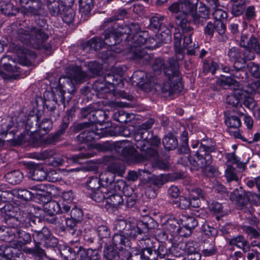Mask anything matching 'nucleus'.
<instances>
[{
  "label": "nucleus",
  "mask_w": 260,
  "mask_h": 260,
  "mask_svg": "<svg viewBox=\"0 0 260 260\" xmlns=\"http://www.w3.org/2000/svg\"><path fill=\"white\" fill-rule=\"evenodd\" d=\"M149 135L148 131H142L140 129L134 135L135 145L142 151L141 154H139L128 141L116 143L115 151L121 155L123 161L129 164L140 162L152 158L156 160L157 152L149 144L148 140Z\"/></svg>",
  "instance_id": "obj_1"
},
{
  "label": "nucleus",
  "mask_w": 260,
  "mask_h": 260,
  "mask_svg": "<svg viewBox=\"0 0 260 260\" xmlns=\"http://www.w3.org/2000/svg\"><path fill=\"white\" fill-rule=\"evenodd\" d=\"M132 30V27H129L127 25L119 26L111 32L106 34L104 40L103 38H94L83 44L81 48L86 52H91L100 50L106 45L111 47V50L116 53H120L123 48L115 47V46L122 41L125 42Z\"/></svg>",
  "instance_id": "obj_2"
},
{
  "label": "nucleus",
  "mask_w": 260,
  "mask_h": 260,
  "mask_svg": "<svg viewBox=\"0 0 260 260\" xmlns=\"http://www.w3.org/2000/svg\"><path fill=\"white\" fill-rule=\"evenodd\" d=\"M210 142V140H203L201 143L199 150L196 153V158L191 156H185L181 157V162L184 166L188 165L189 162L194 167L203 168L206 175L211 177L218 176L219 172L217 168L210 166L212 158L210 153L213 151V148L209 144Z\"/></svg>",
  "instance_id": "obj_3"
},
{
  "label": "nucleus",
  "mask_w": 260,
  "mask_h": 260,
  "mask_svg": "<svg viewBox=\"0 0 260 260\" xmlns=\"http://www.w3.org/2000/svg\"><path fill=\"white\" fill-rule=\"evenodd\" d=\"M37 24L39 27L20 24L15 33L16 38L24 44L31 45L36 48L40 47L48 39V35L45 31L47 26L46 21L41 19Z\"/></svg>",
  "instance_id": "obj_4"
},
{
  "label": "nucleus",
  "mask_w": 260,
  "mask_h": 260,
  "mask_svg": "<svg viewBox=\"0 0 260 260\" xmlns=\"http://www.w3.org/2000/svg\"><path fill=\"white\" fill-rule=\"evenodd\" d=\"M25 12L30 16H43L47 14L46 6L49 14L54 17L62 14L65 7L59 0H19Z\"/></svg>",
  "instance_id": "obj_5"
},
{
  "label": "nucleus",
  "mask_w": 260,
  "mask_h": 260,
  "mask_svg": "<svg viewBox=\"0 0 260 260\" xmlns=\"http://www.w3.org/2000/svg\"><path fill=\"white\" fill-rule=\"evenodd\" d=\"M75 129L77 132L83 131L78 136L79 140L82 142H90L108 135L115 136L119 134V132L117 131V129H119L118 127H115L114 131H112V127L108 130L100 129L99 131L93 123H81L75 126Z\"/></svg>",
  "instance_id": "obj_6"
},
{
  "label": "nucleus",
  "mask_w": 260,
  "mask_h": 260,
  "mask_svg": "<svg viewBox=\"0 0 260 260\" xmlns=\"http://www.w3.org/2000/svg\"><path fill=\"white\" fill-rule=\"evenodd\" d=\"M129 188L125 181L122 179L117 180L111 185L105 187L103 191L106 193V203L115 208L122 205L123 199L122 194L129 196L126 192Z\"/></svg>",
  "instance_id": "obj_7"
},
{
  "label": "nucleus",
  "mask_w": 260,
  "mask_h": 260,
  "mask_svg": "<svg viewBox=\"0 0 260 260\" xmlns=\"http://www.w3.org/2000/svg\"><path fill=\"white\" fill-rule=\"evenodd\" d=\"M164 69V73L168 80L173 85H177L179 83V60L177 55L170 58L168 64H165L164 59L156 58L153 64L154 71H159Z\"/></svg>",
  "instance_id": "obj_8"
},
{
  "label": "nucleus",
  "mask_w": 260,
  "mask_h": 260,
  "mask_svg": "<svg viewBox=\"0 0 260 260\" xmlns=\"http://www.w3.org/2000/svg\"><path fill=\"white\" fill-rule=\"evenodd\" d=\"M129 27H132V31L129 32V36L125 42L131 48H138L141 47V46L145 44H146V48L153 49L156 48L157 46L154 44V45H148V43H154L155 40L153 38H150L148 40V34L147 31H139L140 27L138 23H131L129 25H127Z\"/></svg>",
  "instance_id": "obj_9"
},
{
  "label": "nucleus",
  "mask_w": 260,
  "mask_h": 260,
  "mask_svg": "<svg viewBox=\"0 0 260 260\" xmlns=\"http://www.w3.org/2000/svg\"><path fill=\"white\" fill-rule=\"evenodd\" d=\"M24 122L13 126L0 124V134L5 135L7 141H12L15 144L20 145L26 143L30 137L28 132L21 133L20 136L17 133L23 129Z\"/></svg>",
  "instance_id": "obj_10"
},
{
  "label": "nucleus",
  "mask_w": 260,
  "mask_h": 260,
  "mask_svg": "<svg viewBox=\"0 0 260 260\" xmlns=\"http://www.w3.org/2000/svg\"><path fill=\"white\" fill-rule=\"evenodd\" d=\"M153 219L149 216L144 217L142 220L138 221L136 224L128 223L127 228L125 231V235L129 237V239L137 242L138 239L141 238L143 235L147 234L150 227V223Z\"/></svg>",
  "instance_id": "obj_11"
},
{
  "label": "nucleus",
  "mask_w": 260,
  "mask_h": 260,
  "mask_svg": "<svg viewBox=\"0 0 260 260\" xmlns=\"http://www.w3.org/2000/svg\"><path fill=\"white\" fill-rule=\"evenodd\" d=\"M67 74L68 77L60 78L59 83L61 84L62 80H65V82L63 81V87L67 89L69 92L72 93L75 90L73 82L76 83H80L86 77V74L82 72L79 67L68 68L67 70Z\"/></svg>",
  "instance_id": "obj_12"
},
{
  "label": "nucleus",
  "mask_w": 260,
  "mask_h": 260,
  "mask_svg": "<svg viewBox=\"0 0 260 260\" xmlns=\"http://www.w3.org/2000/svg\"><path fill=\"white\" fill-rule=\"evenodd\" d=\"M240 45L245 48L244 57L246 59H253L255 57L254 52L259 51V45L256 39L251 36L249 39L247 35L244 32L242 34Z\"/></svg>",
  "instance_id": "obj_13"
},
{
  "label": "nucleus",
  "mask_w": 260,
  "mask_h": 260,
  "mask_svg": "<svg viewBox=\"0 0 260 260\" xmlns=\"http://www.w3.org/2000/svg\"><path fill=\"white\" fill-rule=\"evenodd\" d=\"M33 238L36 243V250L37 252L42 253L43 250L39 247V244H43L45 246H50L49 241L53 240L55 243L56 239L51 237V233L48 228L44 227L41 231L35 230Z\"/></svg>",
  "instance_id": "obj_14"
},
{
  "label": "nucleus",
  "mask_w": 260,
  "mask_h": 260,
  "mask_svg": "<svg viewBox=\"0 0 260 260\" xmlns=\"http://www.w3.org/2000/svg\"><path fill=\"white\" fill-rule=\"evenodd\" d=\"M93 155L92 153L86 152L73 155L70 158L66 156H55L51 161V164L54 167L62 166L65 164V159H70L74 164H83V160L90 158Z\"/></svg>",
  "instance_id": "obj_15"
},
{
  "label": "nucleus",
  "mask_w": 260,
  "mask_h": 260,
  "mask_svg": "<svg viewBox=\"0 0 260 260\" xmlns=\"http://www.w3.org/2000/svg\"><path fill=\"white\" fill-rule=\"evenodd\" d=\"M32 179L37 181H43L47 180L50 182H56L58 180V177H52L53 175L52 172L47 173L44 169L41 167L37 166L31 168L29 170Z\"/></svg>",
  "instance_id": "obj_16"
},
{
  "label": "nucleus",
  "mask_w": 260,
  "mask_h": 260,
  "mask_svg": "<svg viewBox=\"0 0 260 260\" xmlns=\"http://www.w3.org/2000/svg\"><path fill=\"white\" fill-rule=\"evenodd\" d=\"M257 205L260 204V196L251 192H247L243 195L240 194L237 198L236 203L241 209L244 210L246 212L245 206H248L250 205L249 202Z\"/></svg>",
  "instance_id": "obj_17"
},
{
  "label": "nucleus",
  "mask_w": 260,
  "mask_h": 260,
  "mask_svg": "<svg viewBox=\"0 0 260 260\" xmlns=\"http://www.w3.org/2000/svg\"><path fill=\"white\" fill-rule=\"evenodd\" d=\"M112 244L120 252L119 256H122L124 251L128 250L127 248L132 246V243L126 236L123 234H115L113 235L112 240Z\"/></svg>",
  "instance_id": "obj_18"
},
{
  "label": "nucleus",
  "mask_w": 260,
  "mask_h": 260,
  "mask_svg": "<svg viewBox=\"0 0 260 260\" xmlns=\"http://www.w3.org/2000/svg\"><path fill=\"white\" fill-rule=\"evenodd\" d=\"M93 88L96 91V95L99 98L108 99L113 95L112 92L115 89V86L106 85L99 81L95 82Z\"/></svg>",
  "instance_id": "obj_19"
},
{
  "label": "nucleus",
  "mask_w": 260,
  "mask_h": 260,
  "mask_svg": "<svg viewBox=\"0 0 260 260\" xmlns=\"http://www.w3.org/2000/svg\"><path fill=\"white\" fill-rule=\"evenodd\" d=\"M45 209L48 214H55L59 212L67 213L68 206L62 201H51L45 205Z\"/></svg>",
  "instance_id": "obj_20"
},
{
  "label": "nucleus",
  "mask_w": 260,
  "mask_h": 260,
  "mask_svg": "<svg viewBox=\"0 0 260 260\" xmlns=\"http://www.w3.org/2000/svg\"><path fill=\"white\" fill-rule=\"evenodd\" d=\"M230 60L234 62V67L237 70L245 68V60L241 58L239 49L236 47L231 48L228 52Z\"/></svg>",
  "instance_id": "obj_21"
},
{
  "label": "nucleus",
  "mask_w": 260,
  "mask_h": 260,
  "mask_svg": "<svg viewBox=\"0 0 260 260\" xmlns=\"http://www.w3.org/2000/svg\"><path fill=\"white\" fill-rule=\"evenodd\" d=\"M4 257L7 260H14V250L16 249H22L23 243L20 241L13 240L10 246H1Z\"/></svg>",
  "instance_id": "obj_22"
},
{
  "label": "nucleus",
  "mask_w": 260,
  "mask_h": 260,
  "mask_svg": "<svg viewBox=\"0 0 260 260\" xmlns=\"http://www.w3.org/2000/svg\"><path fill=\"white\" fill-rule=\"evenodd\" d=\"M180 27H181L183 34H186V35L184 38L183 47L184 48H186L187 52L189 55H193L195 53V49L194 48H191V39L190 35L191 29L187 24H185L184 27L183 24H180Z\"/></svg>",
  "instance_id": "obj_23"
},
{
  "label": "nucleus",
  "mask_w": 260,
  "mask_h": 260,
  "mask_svg": "<svg viewBox=\"0 0 260 260\" xmlns=\"http://www.w3.org/2000/svg\"><path fill=\"white\" fill-rule=\"evenodd\" d=\"M246 96V91L239 88H235L233 94L229 95L226 96V103L233 107L238 106L239 101Z\"/></svg>",
  "instance_id": "obj_24"
},
{
  "label": "nucleus",
  "mask_w": 260,
  "mask_h": 260,
  "mask_svg": "<svg viewBox=\"0 0 260 260\" xmlns=\"http://www.w3.org/2000/svg\"><path fill=\"white\" fill-rule=\"evenodd\" d=\"M131 58L138 61L142 60L143 63H148L151 59V56L141 47L131 48Z\"/></svg>",
  "instance_id": "obj_25"
},
{
  "label": "nucleus",
  "mask_w": 260,
  "mask_h": 260,
  "mask_svg": "<svg viewBox=\"0 0 260 260\" xmlns=\"http://www.w3.org/2000/svg\"><path fill=\"white\" fill-rule=\"evenodd\" d=\"M198 0H180V7L185 15L193 16L197 11Z\"/></svg>",
  "instance_id": "obj_26"
},
{
  "label": "nucleus",
  "mask_w": 260,
  "mask_h": 260,
  "mask_svg": "<svg viewBox=\"0 0 260 260\" xmlns=\"http://www.w3.org/2000/svg\"><path fill=\"white\" fill-rule=\"evenodd\" d=\"M187 213V211H185V213H182V218L180 219L182 226L188 231V233L185 234V236L189 235L192 229L198 225V221L194 217L189 215Z\"/></svg>",
  "instance_id": "obj_27"
},
{
  "label": "nucleus",
  "mask_w": 260,
  "mask_h": 260,
  "mask_svg": "<svg viewBox=\"0 0 260 260\" xmlns=\"http://www.w3.org/2000/svg\"><path fill=\"white\" fill-rule=\"evenodd\" d=\"M189 194L190 206L193 208L199 207L201 203L200 199L204 198V193L203 190L199 188L191 189V190L189 191Z\"/></svg>",
  "instance_id": "obj_28"
},
{
  "label": "nucleus",
  "mask_w": 260,
  "mask_h": 260,
  "mask_svg": "<svg viewBox=\"0 0 260 260\" xmlns=\"http://www.w3.org/2000/svg\"><path fill=\"white\" fill-rule=\"evenodd\" d=\"M17 209L16 207H14L12 204H7L0 209V216L4 218L6 222L9 220H15Z\"/></svg>",
  "instance_id": "obj_29"
},
{
  "label": "nucleus",
  "mask_w": 260,
  "mask_h": 260,
  "mask_svg": "<svg viewBox=\"0 0 260 260\" xmlns=\"http://www.w3.org/2000/svg\"><path fill=\"white\" fill-rule=\"evenodd\" d=\"M17 228L0 226V240L10 242L16 238Z\"/></svg>",
  "instance_id": "obj_30"
},
{
  "label": "nucleus",
  "mask_w": 260,
  "mask_h": 260,
  "mask_svg": "<svg viewBox=\"0 0 260 260\" xmlns=\"http://www.w3.org/2000/svg\"><path fill=\"white\" fill-rule=\"evenodd\" d=\"M34 116L35 115H30ZM37 125L38 127L45 132L49 131L52 126V122L49 118L44 117V115H36Z\"/></svg>",
  "instance_id": "obj_31"
},
{
  "label": "nucleus",
  "mask_w": 260,
  "mask_h": 260,
  "mask_svg": "<svg viewBox=\"0 0 260 260\" xmlns=\"http://www.w3.org/2000/svg\"><path fill=\"white\" fill-rule=\"evenodd\" d=\"M164 19V16L159 15L152 17L150 20V28L158 30L160 32V34H161L162 29L165 28L163 24Z\"/></svg>",
  "instance_id": "obj_32"
},
{
  "label": "nucleus",
  "mask_w": 260,
  "mask_h": 260,
  "mask_svg": "<svg viewBox=\"0 0 260 260\" xmlns=\"http://www.w3.org/2000/svg\"><path fill=\"white\" fill-rule=\"evenodd\" d=\"M23 177L22 173L18 170L8 172L5 176L6 181L11 184L19 183L22 181Z\"/></svg>",
  "instance_id": "obj_33"
},
{
  "label": "nucleus",
  "mask_w": 260,
  "mask_h": 260,
  "mask_svg": "<svg viewBox=\"0 0 260 260\" xmlns=\"http://www.w3.org/2000/svg\"><path fill=\"white\" fill-rule=\"evenodd\" d=\"M115 177V175L108 170L102 173L99 177L102 186L108 187V184H112Z\"/></svg>",
  "instance_id": "obj_34"
},
{
  "label": "nucleus",
  "mask_w": 260,
  "mask_h": 260,
  "mask_svg": "<svg viewBox=\"0 0 260 260\" xmlns=\"http://www.w3.org/2000/svg\"><path fill=\"white\" fill-rule=\"evenodd\" d=\"M230 244L242 249L244 252H246L249 250V246L244 240V238L241 236H239L236 238L231 239L230 241Z\"/></svg>",
  "instance_id": "obj_35"
},
{
  "label": "nucleus",
  "mask_w": 260,
  "mask_h": 260,
  "mask_svg": "<svg viewBox=\"0 0 260 260\" xmlns=\"http://www.w3.org/2000/svg\"><path fill=\"white\" fill-rule=\"evenodd\" d=\"M217 83L221 86H231L235 87H239V83L231 76H221L220 78L217 80Z\"/></svg>",
  "instance_id": "obj_36"
},
{
  "label": "nucleus",
  "mask_w": 260,
  "mask_h": 260,
  "mask_svg": "<svg viewBox=\"0 0 260 260\" xmlns=\"http://www.w3.org/2000/svg\"><path fill=\"white\" fill-rule=\"evenodd\" d=\"M10 62H14V60L9 56H4L0 59V67H3L6 71L9 73L17 72L16 67H13Z\"/></svg>",
  "instance_id": "obj_37"
},
{
  "label": "nucleus",
  "mask_w": 260,
  "mask_h": 260,
  "mask_svg": "<svg viewBox=\"0 0 260 260\" xmlns=\"http://www.w3.org/2000/svg\"><path fill=\"white\" fill-rule=\"evenodd\" d=\"M93 6L92 0H79V12L82 15L87 16Z\"/></svg>",
  "instance_id": "obj_38"
},
{
  "label": "nucleus",
  "mask_w": 260,
  "mask_h": 260,
  "mask_svg": "<svg viewBox=\"0 0 260 260\" xmlns=\"http://www.w3.org/2000/svg\"><path fill=\"white\" fill-rule=\"evenodd\" d=\"M0 11L7 16L14 14V6L10 2V0H0Z\"/></svg>",
  "instance_id": "obj_39"
},
{
  "label": "nucleus",
  "mask_w": 260,
  "mask_h": 260,
  "mask_svg": "<svg viewBox=\"0 0 260 260\" xmlns=\"http://www.w3.org/2000/svg\"><path fill=\"white\" fill-rule=\"evenodd\" d=\"M137 244L142 249V250L153 248V241L148 235V233L143 235L141 238L138 239L136 242Z\"/></svg>",
  "instance_id": "obj_40"
},
{
  "label": "nucleus",
  "mask_w": 260,
  "mask_h": 260,
  "mask_svg": "<svg viewBox=\"0 0 260 260\" xmlns=\"http://www.w3.org/2000/svg\"><path fill=\"white\" fill-rule=\"evenodd\" d=\"M107 170L111 172L115 175L117 174L122 176L125 172V167L122 164L115 161L108 166Z\"/></svg>",
  "instance_id": "obj_41"
},
{
  "label": "nucleus",
  "mask_w": 260,
  "mask_h": 260,
  "mask_svg": "<svg viewBox=\"0 0 260 260\" xmlns=\"http://www.w3.org/2000/svg\"><path fill=\"white\" fill-rule=\"evenodd\" d=\"M184 251L187 253L188 256L190 257L194 255L197 253H200L199 252V246L198 244L193 241H189L185 244V246L183 247Z\"/></svg>",
  "instance_id": "obj_42"
},
{
  "label": "nucleus",
  "mask_w": 260,
  "mask_h": 260,
  "mask_svg": "<svg viewBox=\"0 0 260 260\" xmlns=\"http://www.w3.org/2000/svg\"><path fill=\"white\" fill-rule=\"evenodd\" d=\"M165 148L168 150L175 148L178 145L177 139L172 135L166 136L162 140Z\"/></svg>",
  "instance_id": "obj_43"
},
{
  "label": "nucleus",
  "mask_w": 260,
  "mask_h": 260,
  "mask_svg": "<svg viewBox=\"0 0 260 260\" xmlns=\"http://www.w3.org/2000/svg\"><path fill=\"white\" fill-rule=\"evenodd\" d=\"M150 181L155 185L160 186L170 180L169 176L167 174H160L159 175H152Z\"/></svg>",
  "instance_id": "obj_44"
},
{
  "label": "nucleus",
  "mask_w": 260,
  "mask_h": 260,
  "mask_svg": "<svg viewBox=\"0 0 260 260\" xmlns=\"http://www.w3.org/2000/svg\"><path fill=\"white\" fill-rule=\"evenodd\" d=\"M86 186L88 189L90 190L91 192L102 187L99 178L94 176L88 178L86 181Z\"/></svg>",
  "instance_id": "obj_45"
},
{
  "label": "nucleus",
  "mask_w": 260,
  "mask_h": 260,
  "mask_svg": "<svg viewBox=\"0 0 260 260\" xmlns=\"http://www.w3.org/2000/svg\"><path fill=\"white\" fill-rule=\"evenodd\" d=\"M225 123L228 127L235 128H238L241 123L239 117L235 115H228L225 117Z\"/></svg>",
  "instance_id": "obj_46"
},
{
  "label": "nucleus",
  "mask_w": 260,
  "mask_h": 260,
  "mask_svg": "<svg viewBox=\"0 0 260 260\" xmlns=\"http://www.w3.org/2000/svg\"><path fill=\"white\" fill-rule=\"evenodd\" d=\"M99 111H103L105 113L106 111H109V110L102 107L100 102H98L96 103H93L92 104L83 108L82 112L85 114H90L91 113L97 112Z\"/></svg>",
  "instance_id": "obj_47"
},
{
  "label": "nucleus",
  "mask_w": 260,
  "mask_h": 260,
  "mask_svg": "<svg viewBox=\"0 0 260 260\" xmlns=\"http://www.w3.org/2000/svg\"><path fill=\"white\" fill-rule=\"evenodd\" d=\"M203 68L204 71L211 72L212 74H214L216 70L219 68L218 63L212 59L206 60L203 63Z\"/></svg>",
  "instance_id": "obj_48"
},
{
  "label": "nucleus",
  "mask_w": 260,
  "mask_h": 260,
  "mask_svg": "<svg viewBox=\"0 0 260 260\" xmlns=\"http://www.w3.org/2000/svg\"><path fill=\"white\" fill-rule=\"evenodd\" d=\"M103 188H105V186H102L101 188L92 191L90 193V198L97 202H101L105 200H106V193L103 191Z\"/></svg>",
  "instance_id": "obj_49"
},
{
  "label": "nucleus",
  "mask_w": 260,
  "mask_h": 260,
  "mask_svg": "<svg viewBox=\"0 0 260 260\" xmlns=\"http://www.w3.org/2000/svg\"><path fill=\"white\" fill-rule=\"evenodd\" d=\"M245 2L242 1H236L233 2L232 13L235 16L241 15L245 9Z\"/></svg>",
  "instance_id": "obj_50"
},
{
  "label": "nucleus",
  "mask_w": 260,
  "mask_h": 260,
  "mask_svg": "<svg viewBox=\"0 0 260 260\" xmlns=\"http://www.w3.org/2000/svg\"><path fill=\"white\" fill-rule=\"evenodd\" d=\"M123 254L126 260H143L142 253L139 250H135L129 253L128 250H125Z\"/></svg>",
  "instance_id": "obj_51"
},
{
  "label": "nucleus",
  "mask_w": 260,
  "mask_h": 260,
  "mask_svg": "<svg viewBox=\"0 0 260 260\" xmlns=\"http://www.w3.org/2000/svg\"><path fill=\"white\" fill-rule=\"evenodd\" d=\"M75 15V13L74 10L71 8H68L62 14V20L67 24L72 23L74 21Z\"/></svg>",
  "instance_id": "obj_52"
},
{
  "label": "nucleus",
  "mask_w": 260,
  "mask_h": 260,
  "mask_svg": "<svg viewBox=\"0 0 260 260\" xmlns=\"http://www.w3.org/2000/svg\"><path fill=\"white\" fill-rule=\"evenodd\" d=\"M16 193L18 198L26 201L31 200L35 194L27 189L20 188L16 191Z\"/></svg>",
  "instance_id": "obj_53"
},
{
  "label": "nucleus",
  "mask_w": 260,
  "mask_h": 260,
  "mask_svg": "<svg viewBox=\"0 0 260 260\" xmlns=\"http://www.w3.org/2000/svg\"><path fill=\"white\" fill-rule=\"evenodd\" d=\"M16 238H18L22 239L24 242H21L23 243V246L24 244L29 243L31 241V237L30 235L25 231L17 228V231H16Z\"/></svg>",
  "instance_id": "obj_54"
},
{
  "label": "nucleus",
  "mask_w": 260,
  "mask_h": 260,
  "mask_svg": "<svg viewBox=\"0 0 260 260\" xmlns=\"http://www.w3.org/2000/svg\"><path fill=\"white\" fill-rule=\"evenodd\" d=\"M225 176L228 182L232 181H237L238 180V177L236 174V169L228 165V168L225 171Z\"/></svg>",
  "instance_id": "obj_55"
},
{
  "label": "nucleus",
  "mask_w": 260,
  "mask_h": 260,
  "mask_svg": "<svg viewBox=\"0 0 260 260\" xmlns=\"http://www.w3.org/2000/svg\"><path fill=\"white\" fill-rule=\"evenodd\" d=\"M73 200V193L72 191H68L64 192L62 193V199L59 201H62L64 203L65 205H67L68 206V212L70 210V208L73 206L72 202Z\"/></svg>",
  "instance_id": "obj_56"
},
{
  "label": "nucleus",
  "mask_w": 260,
  "mask_h": 260,
  "mask_svg": "<svg viewBox=\"0 0 260 260\" xmlns=\"http://www.w3.org/2000/svg\"><path fill=\"white\" fill-rule=\"evenodd\" d=\"M64 221L67 228L69 229V231L71 234L74 235L77 229L76 224L79 221H75L74 219L71 217H65Z\"/></svg>",
  "instance_id": "obj_57"
},
{
  "label": "nucleus",
  "mask_w": 260,
  "mask_h": 260,
  "mask_svg": "<svg viewBox=\"0 0 260 260\" xmlns=\"http://www.w3.org/2000/svg\"><path fill=\"white\" fill-rule=\"evenodd\" d=\"M149 174L150 172L146 170L140 169L138 172L135 171H129L127 176V179L131 181H135L139 176L142 175V173Z\"/></svg>",
  "instance_id": "obj_58"
},
{
  "label": "nucleus",
  "mask_w": 260,
  "mask_h": 260,
  "mask_svg": "<svg viewBox=\"0 0 260 260\" xmlns=\"http://www.w3.org/2000/svg\"><path fill=\"white\" fill-rule=\"evenodd\" d=\"M246 68L253 77L256 78L260 77V70L258 64L250 62L247 64Z\"/></svg>",
  "instance_id": "obj_59"
},
{
  "label": "nucleus",
  "mask_w": 260,
  "mask_h": 260,
  "mask_svg": "<svg viewBox=\"0 0 260 260\" xmlns=\"http://www.w3.org/2000/svg\"><path fill=\"white\" fill-rule=\"evenodd\" d=\"M97 232L100 239H107L109 237L110 232L109 229L106 225H102L97 229Z\"/></svg>",
  "instance_id": "obj_60"
},
{
  "label": "nucleus",
  "mask_w": 260,
  "mask_h": 260,
  "mask_svg": "<svg viewBox=\"0 0 260 260\" xmlns=\"http://www.w3.org/2000/svg\"><path fill=\"white\" fill-rule=\"evenodd\" d=\"M188 133L186 131H183L181 137L182 141V146L181 148L180 147V153L181 152L187 153L189 150L188 145Z\"/></svg>",
  "instance_id": "obj_61"
},
{
  "label": "nucleus",
  "mask_w": 260,
  "mask_h": 260,
  "mask_svg": "<svg viewBox=\"0 0 260 260\" xmlns=\"http://www.w3.org/2000/svg\"><path fill=\"white\" fill-rule=\"evenodd\" d=\"M153 248H146L142 250V256H144L146 260H155V255L156 252L155 250H153Z\"/></svg>",
  "instance_id": "obj_62"
},
{
  "label": "nucleus",
  "mask_w": 260,
  "mask_h": 260,
  "mask_svg": "<svg viewBox=\"0 0 260 260\" xmlns=\"http://www.w3.org/2000/svg\"><path fill=\"white\" fill-rule=\"evenodd\" d=\"M117 254V251L113 247H107L104 249V256L107 260H113Z\"/></svg>",
  "instance_id": "obj_63"
},
{
  "label": "nucleus",
  "mask_w": 260,
  "mask_h": 260,
  "mask_svg": "<svg viewBox=\"0 0 260 260\" xmlns=\"http://www.w3.org/2000/svg\"><path fill=\"white\" fill-rule=\"evenodd\" d=\"M70 217L74 219L75 221H80L83 217V213L81 210L77 207L72 208L70 212Z\"/></svg>",
  "instance_id": "obj_64"
}]
</instances>
